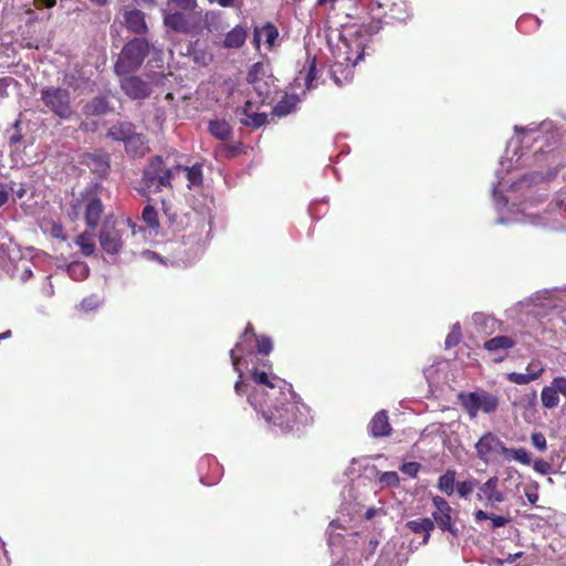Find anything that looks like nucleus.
<instances>
[{
    "label": "nucleus",
    "instance_id": "obj_3",
    "mask_svg": "<svg viewBox=\"0 0 566 566\" xmlns=\"http://www.w3.org/2000/svg\"><path fill=\"white\" fill-rule=\"evenodd\" d=\"M182 169V165L167 166L163 156H154L149 159L142 176V182L146 189L160 192L164 188H172L171 180Z\"/></svg>",
    "mask_w": 566,
    "mask_h": 566
},
{
    "label": "nucleus",
    "instance_id": "obj_50",
    "mask_svg": "<svg viewBox=\"0 0 566 566\" xmlns=\"http://www.w3.org/2000/svg\"><path fill=\"white\" fill-rule=\"evenodd\" d=\"M97 306L98 303L93 297L85 298L81 303V308L84 310L85 312L93 311L97 308Z\"/></svg>",
    "mask_w": 566,
    "mask_h": 566
},
{
    "label": "nucleus",
    "instance_id": "obj_39",
    "mask_svg": "<svg viewBox=\"0 0 566 566\" xmlns=\"http://www.w3.org/2000/svg\"><path fill=\"white\" fill-rule=\"evenodd\" d=\"M478 481L475 479L465 480L457 484V492L460 497L467 499L476 486Z\"/></svg>",
    "mask_w": 566,
    "mask_h": 566
},
{
    "label": "nucleus",
    "instance_id": "obj_60",
    "mask_svg": "<svg viewBox=\"0 0 566 566\" xmlns=\"http://www.w3.org/2000/svg\"><path fill=\"white\" fill-rule=\"evenodd\" d=\"M261 31L259 28H255L254 29V32H253V45L259 49L260 48V41H261Z\"/></svg>",
    "mask_w": 566,
    "mask_h": 566
},
{
    "label": "nucleus",
    "instance_id": "obj_5",
    "mask_svg": "<svg viewBox=\"0 0 566 566\" xmlns=\"http://www.w3.org/2000/svg\"><path fill=\"white\" fill-rule=\"evenodd\" d=\"M40 99L44 106L61 119H70L74 111L71 104V93L60 86H46L40 91Z\"/></svg>",
    "mask_w": 566,
    "mask_h": 566
},
{
    "label": "nucleus",
    "instance_id": "obj_21",
    "mask_svg": "<svg viewBox=\"0 0 566 566\" xmlns=\"http://www.w3.org/2000/svg\"><path fill=\"white\" fill-rule=\"evenodd\" d=\"M391 426L386 410L378 411L369 422V432L374 438L388 437L391 433Z\"/></svg>",
    "mask_w": 566,
    "mask_h": 566
},
{
    "label": "nucleus",
    "instance_id": "obj_41",
    "mask_svg": "<svg viewBox=\"0 0 566 566\" xmlns=\"http://www.w3.org/2000/svg\"><path fill=\"white\" fill-rule=\"evenodd\" d=\"M69 272L72 275H76L77 280H82V279L87 277L90 271H88V268L84 263L75 262L69 266Z\"/></svg>",
    "mask_w": 566,
    "mask_h": 566
},
{
    "label": "nucleus",
    "instance_id": "obj_59",
    "mask_svg": "<svg viewBox=\"0 0 566 566\" xmlns=\"http://www.w3.org/2000/svg\"><path fill=\"white\" fill-rule=\"evenodd\" d=\"M21 140H22V135L19 132H17L10 136L9 144L11 147H13V146L18 145Z\"/></svg>",
    "mask_w": 566,
    "mask_h": 566
},
{
    "label": "nucleus",
    "instance_id": "obj_27",
    "mask_svg": "<svg viewBox=\"0 0 566 566\" xmlns=\"http://www.w3.org/2000/svg\"><path fill=\"white\" fill-rule=\"evenodd\" d=\"M298 102L300 101L296 95L285 94L273 107L272 115L277 117L287 116L296 111Z\"/></svg>",
    "mask_w": 566,
    "mask_h": 566
},
{
    "label": "nucleus",
    "instance_id": "obj_11",
    "mask_svg": "<svg viewBox=\"0 0 566 566\" xmlns=\"http://www.w3.org/2000/svg\"><path fill=\"white\" fill-rule=\"evenodd\" d=\"M502 448V440L492 432L484 433L475 443V451L480 460L489 463L490 460L499 454Z\"/></svg>",
    "mask_w": 566,
    "mask_h": 566
},
{
    "label": "nucleus",
    "instance_id": "obj_62",
    "mask_svg": "<svg viewBox=\"0 0 566 566\" xmlns=\"http://www.w3.org/2000/svg\"><path fill=\"white\" fill-rule=\"evenodd\" d=\"M338 0H317V4L321 6V7H329V9H333L334 8V4L337 2Z\"/></svg>",
    "mask_w": 566,
    "mask_h": 566
},
{
    "label": "nucleus",
    "instance_id": "obj_7",
    "mask_svg": "<svg viewBox=\"0 0 566 566\" xmlns=\"http://www.w3.org/2000/svg\"><path fill=\"white\" fill-rule=\"evenodd\" d=\"M384 9L382 14L373 15L371 19H379L384 23L405 22L409 19V7L405 0H391L387 3H377V10Z\"/></svg>",
    "mask_w": 566,
    "mask_h": 566
},
{
    "label": "nucleus",
    "instance_id": "obj_26",
    "mask_svg": "<svg viewBox=\"0 0 566 566\" xmlns=\"http://www.w3.org/2000/svg\"><path fill=\"white\" fill-rule=\"evenodd\" d=\"M208 132L221 142L229 140L233 135V129L226 119H213L209 122Z\"/></svg>",
    "mask_w": 566,
    "mask_h": 566
},
{
    "label": "nucleus",
    "instance_id": "obj_53",
    "mask_svg": "<svg viewBox=\"0 0 566 566\" xmlns=\"http://www.w3.org/2000/svg\"><path fill=\"white\" fill-rule=\"evenodd\" d=\"M210 2L218 3L221 8H234L241 0H209Z\"/></svg>",
    "mask_w": 566,
    "mask_h": 566
},
{
    "label": "nucleus",
    "instance_id": "obj_40",
    "mask_svg": "<svg viewBox=\"0 0 566 566\" xmlns=\"http://www.w3.org/2000/svg\"><path fill=\"white\" fill-rule=\"evenodd\" d=\"M461 338H462V334H461L460 326H459V324H455L453 326L452 331L446 337V342H444L446 347L451 348V347L457 346L461 342Z\"/></svg>",
    "mask_w": 566,
    "mask_h": 566
},
{
    "label": "nucleus",
    "instance_id": "obj_22",
    "mask_svg": "<svg viewBox=\"0 0 566 566\" xmlns=\"http://www.w3.org/2000/svg\"><path fill=\"white\" fill-rule=\"evenodd\" d=\"M126 153L132 157H142L148 150L147 138L144 134L133 130L124 143Z\"/></svg>",
    "mask_w": 566,
    "mask_h": 566
},
{
    "label": "nucleus",
    "instance_id": "obj_58",
    "mask_svg": "<svg viewBox=\"0 0 566 566\" xmlns=\"http://www.w3.org/2000/svg\"><path fill=\"white\" fill-rule=\"evenodd\" d=\"M8 86H9V78L8 77L0 78V97H4L7 95Z\"/></svg>",
    "mask_w": 566,
    "mask_h": 566
},
{
    "label": "nucleus",
    "instance_id": "obj_44",
    "mask_svg": "<svg viewBox=\"0 0 566 566\" xmlns=\"http://www.w3.org/2000/svg\"><path fill=\"white\" fill-rule=\"evenodd\" d=\"M514 460L524 465H530L532 462L530 452L524 448L515 449Z\"/></svg>",
    "mask_w": 566,
    "mask_h": 566
},
{
    "label": "nucleus",
    "instance_id": "obj_13",
    "mask_svg": "<svg viewBox=\"0 0 566 566\" xmlns=\"http://www.w3.org/2000/svg\"><path fill=\"white\" fill-rule=\"evenodd\" d=\"M164 25L174 32L182 34H190L195 31L190 17L179 11L165 14Z\"/></svg>",
    "mask_w": 566,
    "mask_h": 566
},
{
    "label": "nucleus",
    "instance_id": "obj_55",
    "mask_svg": "<svg viewBox=\"0 0 566 566\" xmlns=\"http://www.w3.org/2000/svg\"><path fill=\"white\" fill-rule=\"evenodd\" d=\"M9 200V190L4 188L3 185H0V208L4 206Z\"/></svg>",
    "mask_w": 566,
    "mask_h": 566
},
{
    "label": "nucleus",
    "instance_id": "obj_12",
    "mask_svg": "<svg viewBox=\"0 0 566 566\" xmlns=\"http://www.w3.org/2000/svg\"><path fill=\"white\" fill-rule=\"evenodd\" d=\"M256 337L258 336L255 334L253 325L251 323H248L243 334L241 335L240 340L230 350L231 363L235 371H240V364L243 356L250 354V349L243 348V343L254 342Z\"/></svg>",
    "mask_w": 566,
    "mask_h": 566
},
{
    "label": "nucleus",
    "instance_id": "obj_32",
    "mask_svg": "<svg viewBox=\"0 0 566 566\" xmlns=\"http://www.w3.org/2000/svg\"><path fill=\"white\" fill-rule=\"evenodd\" d=\"M545 371V368L536 369V371L532 374H522V373H510L507 374V379L516 385H527L536 379H538L543 373Z\"/></svg>",
    "mask_w": 566,
    "mask_h": 566
},
{
    "label": "nucleus",
    "instance_id": "obj_48",
    "mask_svg": "<svg viewBox=\"0 0 566 566\" xmlns=\"http://www.w3.org/2000/svg\"><path fill=\"white\" fill-rule=\"evenodd\" d=\"M552 384L556 388L558 395L566 397V376L554 377Z\"/></svg>",
    "mask_w": 566,
    "mask_h": 566
},
{
    "label": "nucleus",
    "instance_id": "obj_47",
    "mask_svg": "<svg viewBox=\"0 0 566 566\" xmlns=\"http://www.w3.org/2000/svg\"><path fill=\"white\" fill-rule=\"evenodd\" d=\"M533 468L536 472L541 473V474H548L551 473L552 471V465L549 462L543 460V459H537L534 461V464H533Z\"/></svg>",
    "mask_w": 566,
    "mask_h": 566
},
{
    "label": "nucleus",
    "instance_id": "obj_43",
    "mask_svg": "<svg viewBox=\"0 0 566 566\" xmlns=\"http://www.w3.org/2000/svg\"><path fill=\"white\" fill-rule=\"evenodd\" d=\"M532 444L539 451L547 449V441L542 432H533L531 436Z\"/></svg>",
    "mask_w": 566,
    "mask_h": 566
},
{
    "label": "nucleus",
    "instance_id": "obj_20",
    "mask_svg": "<svg viewBox=\"0 0 566 566\" xmlns=\"http://www.w3.org/2000/svg\"><path fill=\"white\" fill-rule=\"evenodd\" d=\"M114 108L109 104L107 95H97L83 106L85 116H102L113 112Z\"/></svg>",
    "mask_w": 566,
    "mask_h": 566
},
{
    "label": "nucleus",
    "instance_id": "obj_16",
    "mask_svg": "<svg viewBox=\"0 0 566 566\" xmlns=\"http://www.w3.org/2000/svg\"><path fill=\"white\" fill-rule=\"evenodd\" d=\"M125 28L135 34L144 35L148 32L145 13L138 9H132L124 12Z\"/></svg>",
    "mask_w": 566,
    "mask_h": 566
},
{
    "label": "nucleus",
    "instance_id": "obj_25",
    "mask_svg": "<svg viewBox=\"0 0 566 566\" xmlns=\"http://www.w3.org/2000/svg\"><path fill=\"white\" fill-rule=\"evenodd\" d=\"M248 31L242 25H235L224 36L222 46L224 49H240L244 45Z\"/></svg>",
    "mask_w": 566,
    "mask_h": 566
},
{
    "label": "nucleus",
    "instance_id": "obj_1",
    "mask_svg": "<svg viewBox=\"0 0 566 566\" xmlns=\"http://www.w3.org/2000/svg\"><path fill=\"white\" fill-rule=\"evenodd\" d=\"M281 396L282 399L272 402L264 400L266 409H262V413L270 424L282 433H289L300 431L312 422L310 408L291 391V387L287 388V395Z\"/></svg>",
    "mask_w": 566,
    "mask_h": 566
},
{
    "label": "nucleus",
    "instance_id": "obj_42",
    "mask_svg": "<svg viewBox=\"0 0 566 566\" xmlns=\"http://www.w3.org/2000/svg\"><path fill=\"white\" fill-rule=\"evenodd\" d=\"M316 78H317V69H316L315 59H313L310 63V66H308V70H307L306 76H305L306 88L310 90V88L315 87L316 85L314 84V82Z\"/></svg>",
    "mask_w": 566,
    "mask_h": 566
},
{
    "label": "nucleus",
    "instance_id": "obj_37",
    "mask_svg": "<svg viewBox=\"0 0 566 566\" xmlns=\"http://www.w3.org/2000/svg\"><path fill=\"white\" fill-rule=\"evenodd\" d=\"M142 218L149 228L157 229L159 227L157 210L151 205H147L143 209Z\"/></svg>",
    "mask_w": 566,
    "mask_h": 566
},
{
    "label": "nucleus",
    "instance_id": "obj_38",
    "mask_svg": "<svg viewBox=\"0 0 566 566\" xmlns=\"http://www.w3.org/2000/svg\"><path fill=\"white\" fill-rule=\"evenodd\" d=\"M258 353L269 355L273 349L272 339L269 336L260 335L254 339Z\"/></svg>",
    "mask_w": 566,
    "mask_h": 566
},
{
    "label": "nucleus",
    "instance_id": "obj_2",
    "mask_svg": "<svg viewBox=\"0 0 566 566\" xmlns=\"http://www.w3.org/2000/svg\"><path fill=\"white\" fill-rule=\"evenodd\" d=\"M381 30V21L371 19L369 22L352 24L343 31L334 51L337 60L334 67L355 66L363 57L368 42Z\"/></svg>",
    "mask_w": 566,
    "mask_h": 566
},
{
    "label": "nucleus",
    "instance_id": "obj_51",
    "mask_svg": "<svg viewBox=\"0 0 566 566\" xmlns=\"http://www.w3.org/2000/svg\"><path fill=\"white\" fill-rule=\"evenodd\" d=\"M259 395V390L254 389L252 392L248 395L249 403L256 410L259 407L263 408L262 403L256 400V396Z\"/></svg>",
    "mask_w": 566,
    "mask_h": 566
},
{
    "label": "nucleus",
    "instance_id": "obj_57",
    "mask_svg": "<svg viewBox=\"0 0 566 566\" xmlns=\"http://www.w3.org/2000/svg\"><path fill=\"white\" fill-rule=\"evenodd\" d=\"M52 234L55 238H62L65 240V237L63 235V227L61 224L54 223L52 227Z\"/></svg>",
    "mask_w": 566,
    "mask_h": 566
},
{
    "label": "nucleus",
    "instance_id": "obj_30",
    "mask_svg": "<svg viewBox=\"0 0 566 566\" xmlns=\"http://www.w3.org/2000/svg\"><path fill=\"white\" fill-rule=\"evenodd\" d=\"M541 401L543 407L546 409H554L559 405V395L552 382L549 386H545L542 389Z\"/></svg>",
    "mask_w": 566,
    "mask_h": 566
},
{
    "label": "nucleus",
    "instance_id": "obj_46",
    "mask_svg": "<svg viewBox=\"0 0 566 566\" xmlns=\"http://www.w3.org/2000/svg\"><path fill=\"white\" fill-rule=\"evenodd\" d=\"M380 482L387 484L388 486H396L399 484V476L396 472H385L380 476Z\"/></svg>",
    "mask_w": 566,
    "mask_h": 566
},
{
    "label": "nucleus",
    "instance_id": "obj_36",
    "mask_svg": "<svg viewBox=\"0 0 566 566\" xmlns=\"http://www.w3.org/2000/svg\"><path fill=\"white\" fill-rule=\"evenodd\" d=\"M76 244L81 248V251L84 255H91L95 251L93 237L88 232L80 234L76 239Z\"/></svg>",
    "mask_w": 566,
    "mask_h": 566
},
{
    "label": "nucleus",
    "instance_id": "obj_17",
    "mask_svg": "<svg viewBox=\"0 0 566 566\" xmlns=\"http://www.w3.org/2000/svg\"><path fill=\"white\" fill-rule=\"evenodd\" d=\"M84 219L88 228L95 229L103 213V203L96 196H88L84 205Z\"/></svg>",
    "mask_w": 566,
    "mask_h": 566
},
{
    "label": "nucleus",
    "instance_id": "obj_52",
    "mask_svg": "<svg viewBox=\"0 0 566 566\" xmlns=\"http://www.w3.org/2000/svg\"><path fill=\"white\" fill-rule=\"evenodd\" d=\"M514 452L515 449H511L505 447V444L502 442V448L500 449L499 454L503 455L505 460H514Z\"/></svg>",
    "mask_w": 566,
    "mask_h": 566
},
{
    "label": "nucleus",
    "instance_id": "obj_54",
    "mask_svg": "<svg viewBox=\"0 0 566 566\" xmlns=\"http://www.w3.org/2000/svg\"><path fill=\"white\" fill-rule=\"evenodd\" d=\"M55 3L56 0H34L36 8H53Z\"/></svg>",
    "mask_w": 566,
    "mask_h": 566
},
{
    "label": "nucleus",
    "instance_id": "obj_28",
    "mask_svg": "<svg viewBox=\"0 0 566 566\" xmlns=\"http://www.w3.org/2000/svg\"><path fill=\"white\" fill-rule=\"evenodd\" d=\"M516 342L506 335H499L490 338L483 344V348L488 352L495 353L499 350H509L515 346Z\"/></svg>",
    "mask_w": 566,
    "mask_h": 566
},
{
    "label": "nucleus",
    "instance_id": "obj_15",
    "mask_svg": "<svg viewBox=\"0 0 566 566\" xmlns=\"http://www.w3.org/2000/svg\"><path fill=\"white\" fill-rule=\"evenodd\" d=\"M99 244L108 254H116L123 247L122 234L115 228H104L99 233Z\"/></svg>",
    "mask_w": 566,
    "mask_h": 566
},
{
    "label": "nucleus",
    "instance_id": "obj_18",
    "mask_svg": "<svg viewBox=\"0 0 566 566\" xmlns=\"http://www.w3.org/2000/svg\"><path fill=\"white\" fill-rule=\"evenodd\" d=\"M265 67L263 63L256 62L251 65L247 74V81L253 86L259 96L269 94L268 84L263 81Z\"/></svg>",
    "mask_w": 566,
    "mask_h": 566
},
{
    "label": "nucleus",
    "instance_id": "obj_4",
    "mask_svg": "<svg viewBox=\"0 0 566 566\" xmlns=\"http://www.w3.org/2000/svg\"><path fill=\"white\" fill-rule=\"evenodd\" d=\"M150 45L145 38H134L122 49L114 71L117 75H128L137 71L149 54Z\"/></svg>",
    "mask_w": 566,
    "mask_h": 566
},
{
    "label": "nucleus",
    "instance_id": "obj_61",
    "mask_svg": "<svg viewBox=\"0 0 566 566\" xmlns=\"http://www.w3.org/2000/svg\"><path fill=\"white\" fill-rule=\"evenodd\" d=\"M97 124L95 122L92 123V125H90V123L87 122H82L81 125H80V128L84 132H88V130H95Z\"/></svg>",
    "mask_w": 566,
    "mask_h": 566
},
{
    "label": "nucleus",
    "instance_id": "obj_23",
    "mask_svg": "<svg viewBox=\"0 0 566 566\" xmlns=\"http://www.w3.org/2000/svg\"><path fill=\"white\" fill-rule=\"evenodd\" d=\"M135 128L136 126L130 122H116L108 128L106 137L124 144Z\"/></svg>",
    "mask_w": 566,
    "mask_h": 566
},
{
    "label": "nucleus",
    "instance_id": "obj_34",
    "mask_svg": "<svg viewBox=\"0 0 566 566\" xmlns=\"http://www.w3.org/2000/svg\"><path fill=\"white\" fill-rule=\"evenodd\" d=\"M181 171L186 172V178L188 180V187L197 186L202 184V165L195 164L191 167L182 166Z\"/></svg>",
    "mask_w": 566,
    "mask_h": 566
},
{
    "label": "nucleus",
    "instance_id": "obj_35",
    "mask_svg": "<svg viewBox=\"0 0 566 566\" xmlns=\"http://www.w3.org/2000/svg\"><path fill=\"white\" fill-rule=\"evenodd\" d=\"M262 35L265 39V44L269 50H272L275 45V41L277 40L280 32L279 29L272 23L266 22L261 29H260Z\"/></svg>",
    "mask_w": 566,
    "mask_h": 566
},
{
    "label": "nucleus",
    "instance_id": "obj_56",
    "mask_svg": "<svg viewBox=\"0 0 566 566\" xmlns=\"http://www.w3.org/2000/svg\"><path fill=\"white\" fill-rule=\"evenodd\" d=\"M539 368H544L543 364L539 361V360H532L531 363H528L527 367H526V371L527 374H532L534 371H536V369Z\"/></svg>",
    "mask_w": 566,
    "mask_h": 566
},
{
    "label": "nucleus",
    "instance_id": "obj_49",
    "mask_svg": "<svg viewBox=\"0 0 566 566\" xmlns=\"http://www.w3.org/2000/svg\"><path fill=\"white\" fill-rule=\"evenodd\" d=\"M237 373L239 374V379L237 380V382L234 385V390H235L237 395L242 396L247 392L249 385L242 380V377H243L242 369L240 368V371H237Z\"/></svg>",
    "mask_w": 566,
    "mask_h": 566
},
{
    "label": "nucleus",
    "instance_id": "obj_63",
    "mask_svg": "<svg viewBox=\"0 0 566 566\" xmlns=\"http://www.w3.org/2000/svg\"><path fill=\"white\" fill-rule=\"evenodd\" d=\"M526 497L531 504H535L538 501L537 492H526Z\"/></svg>",
    "mask_w": 566,
    "mask_h": 566
},
{
    "label": "nucleus",
    "instance_id": "obj_31",
    "mask_svg": "<svg viewBox=\"0 0 566 566\" xmlns=\"http://www.w3.org/2000/svg\"><path fill=\"white\" fill-rule=\"evenodd\" d=\"M473 515L478 523L484 520H491V530L503 527L510 523V518L501 515L489 514L483 510L475 511Z\"/></svg>",
    "mask_w": 566,
    "mask_h": 566
},
{
    "label": "nucleus",
    "instance_id": "obj_8",
    "mask_svg": "<svg viewBox=\"0 0 566 566\" xmlns=\"http://www.w3.org/2000/svg\"><path fill=\"white\" fill-rule=\"evenodd\" d=\"M432 504L436 510L432 512L433 523L442 532H449L453 536H458L459 530L452 521V507L442 496L436 495L432 497Z\"/></svg>",
    "mask_w": 566,
    "mask_h": 566
},
{
    "label": "nucleus",
    "instance_id": "obj_45",
    "mask_svg": "<svg viewBox=\"0 0 566 566\" xmlns=\"http://www.w3.org/2000/svg\"><path fill=\"white\" fill-rule=\"evenodd\" d=\"M400 470L402 473L416 478L419 473L420 464L418 462H407L401 465Z\"/></svg>",
    "mask_w": 566,
    "mask_h": 566
},
{
    "label": "nucleus",
    "instance_id": "obj_24",
    "mask_svg": "<svg viewBox=\"0 0 566 566\" xmlns=\"http://www.w3.org/2000/svg\"><path fill=\"white\" fill-rule=\"evenodd\" d=\"M406 527L415 534H423L422 544H428L434 523L429 517L408 521Z\"/></svg>",
    "mask_w": 566,
    "mask_h": 566
},
{
    "label": "nucleus",
    "instance_id": "obj_33",
    "mask_svg": "<svg viewBox=\"0 0 566 566\" xmlns=\"http://www.w3.org/2000/svg\"><path fill=\"white\" fill-rule=\"evenodd\" d=\"M455 474L454 470H447L438 480V489L447 495H451L454 491Z\"/></svg>",
    "mask_w": 566,
    "mask_h": 566
},
{
    "label": "nucleus",
    "instance_id": "obj_6",
    "mask_svg": "<svg viewBox=\"0 0 566 566\" xmlns=\"http://www.w3.org/2000/svg\"><path fill=\"white\" fill-rule=\"evenodd\" d=\"M458 399L471 419H474L480 410L485 413H492L499 407V399L485 391L460 392Z\"/></svg>",
    "mask_w": 566,
    "mask_h": 566
},
{
    "label": "nucleus",
    "instance_id": "obj_29",
    "mask_svg": "<svg viewBox=\"0 0 566 566\" xmlns=\"http://www.w3.org/2000/svg\"><path fill=\"white\" fill-rule=\"evenodd\" d=\"M243 151V144L241 142L219 145L214 153L217 158L231 159L239 156Z\"/></svg>",
    "mask_w": 566,
    "mask_h": 566
},
{
    "label": "nucleus",
    "instance_id": "obj_14",
    "mask_svg": "<svg viewBox=\"0 0 566 566\" xmlns=\"http://www.w3.org/2000/svg\"><path fill=\"white\" fill-rule=\"evenodd\" d=\"M237 114H241L240 123L249 128L258 129L268 124V114L253 111V103L247 101L242 108H237Z\"/></svg>",
    "mask_w": 566,
    "mask_h": 566
},
{
    "label": "nucleus",
    "instance_id": "obj_10",
    "mask_svg": "<svg viewBox=\"0 0 566 566\" xmlns=\"http://www.w3.org/2000/svg\"><path fill=\"white\" fill-rule=\"evenodd\" d=\"M120 88L130 99H145L151 94L150 84L136 75L123 77Z\"/></svg>",
    "mask_w": 566,
    "mask_h": 566
},
{
    "label": "nucleus",
    "instance_id": "obj_19",
    "mask_svg": "<svg viewBox=\"0 0 566 566\" xmlns=\"http://www.w3.org/2000/svg\"><path fill=\"white\" fill-rule=\"evenodd\" d=\"M478 497L480 500H486L489 503H502L505 496L502 491L499 490V478L492 476L484 482L479 490Z\"/></svg>",
    "mask_w": 566,
    "mask_h": 566
},
{
    "label": "nucleus",
    "instance_id": "obj_64",
    "mask_svg": "<svg viewBox=\"0 0 566 566\" xmlns=\"http://www.w3.org/2000/svg\"><path fill=\"white\" fill-rule=\"evenodd\" d=\"M32 276V270L30 268H25L21 273V280L23 282L28 281Z\"/></svg>",
    "mask_w": 566,
    "mask_h": 566
},
{
    "label": "nucleus",
    "instance_id": "obj_9",
    "mask_svg": "<svg viewBox=\"0 0 566 566\" xmlns=\"http://www.w3.org/2000/svg\"><path fill=\"white\" fill-rule=\"evenodd\" d=\"M251 379L256 385L266 387L270 391L266 392V401L277 400L276 394L285 395L284 389L291 387L285 380L277 378L274 375L268 374L259 368H253L250 373Z\"/></svg>",
    "mask_w": 566,
    "mask_h": 566
}]
</instances>
